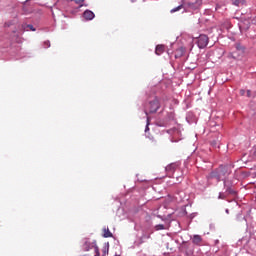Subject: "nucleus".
<instances>
[{"instance_id": "f257e3e1", "label": "nucleus", "mask_w": 256, "mask_h": 256, "mask_svg": "<svg viewBox=\"0 0 256 256\" xmlns=\"http://www.w3.org/2000/svg\"><path fill=\"white\" fill-rule=\"evenodd\" d=\"M227 175V167L221 166L216 171L211 172L207 178L208 179H216L217 182L221 181L223 177Z\"/></svg>"}, {"instance_id": "f03ea898", "label": "nucleus", "mask_w": 256, "mask_h": 256, "mask_svg": "<svg viewBox=\"0 0 256 256\" xmlns=\"http://www.w3.org/2000/svg\"><path fill=\"white\" fill-rule=\"evenodd\" d=\"M159 109H161V102H159V98H154L148 103V109L145 110V113L146 115H149V113H157Z\"/></svg>"}, {"instance_id": "7ed1b4c3", "label": "nucleus", "mask_w": 256, "mask_h": 256, "mask_svg": "<svg viewBox=\"0 0 256 256\" xmlns=\"http://www.w3.org/2000/svg\"><path fill=\"white\" fill-rule=\"evenodd\" d=\"M196 43H197L199 49H205V47H207V45H209V37H207V35H205V34H201L196 39Z\"/></svg>"}, {"instance_id": "20e7f679", "label": "nucleus", "mask_w": 256, "mask_h": 256, "mask_svg": "<svg viewBox=\"0 0 256 256\" xmlns=\"http://www.w3.org/2000/svg\"><path fill=\"white\" fill-rule=\"evenodd\" d=\"M185 5L186 7H188V9H191L192 11H197V9H199L201 5H203V1L196 0L195 2H186Z\"/></svg>"}, {"instance_id": "39448f33", "label": "nucleus", "mask_w": 256, "mask_h": 256, "mask_svg": "<svg viewBox=\"0 0 256 256\" xmlns=\"http://www.w3.org/2000/svg\"><path fill=\"white\" fill-rule=\"evenodd\" d=\"M83 17L86 19V21H92V19H95V13H93L91 10H86L83 13Z\"/></svg>"}, {"instance_id": "423d86ee", "label": "nucleus", "mask_w": 256, "mask_h": 256, "mask_svg": "<svg viewBox=\"0 0 256 256\" xmlns=\"http://www.w3.org/2000/svg\"><path fill=\"white\" fill-rule=\"evenodd\" d=\"M166 172H168L169 174L171 173H175V169H177V163H171L168 166H166Z\"/></svg>"}, {"instance_id": "0eeeda50", "label": "nucleus", "mask_w": 256, "mask_h": 256, "mask_svg": "<svg viewBox=\"0 0 256 256\" xmlns=\"http://www.w3.org/2000/svg\"><path fill=\"white\" fill-rule=\"evenodd\" d=\"M155 53L157 55H163V53H165V45L163 44L157 45L155 49Z\"/></svg>"}, {"instance_id": "6e6552de", "label": "nucleus", "mask_w": 256, "mask_h": 256, "mask_svg": "<svg viewBox=\"0 0 256 256\" xmlns=\"http://www.w3.org/2000/svg\"><path fill=\"white\" fill-rule=\"evenodd\" d=\"M102 236L105 238V239H107V238H109V237H113V233H111V230H109V228H106V227H104L103 229H102Z\"/></svg>"}, {"instance_id": "1a4fd4ad", "label": "nucleus", "mask_w": 256, "mask_h": 256, "mask_svg": "<svg viewBox=\"0 0 256 256\" xmlns=\"http://www.w3.org/2000/svg\"><path fill=\"white\" fill-rule=\"evenodd\" d=\"M250 27H251V22L249 20H245L240 23V29H244L245 31H247V29H249Z\"/></svg>"}, {"instance_id": "9d476101", "label": "nucleus", "mask_w": 256, "mask_h": 256, "mask_svg": "<svg viewBox=\"0 0 256 256\" xmlns=\"http://www.w3.org/2000/svg\"><path fill=\"white\" fill-rule=\"evenodd\" d=\"M183 55H185V48L183 47L178 48L175 52V58L179 59V57H183Z\"/></svg>"}, {"instance_id": "9b49d317", "label": "nucleus", "mask_w": 256, "mask_h": 256, "mask_svg": "<svg viewBox=\"0 0 256 256\" xmlns=\"http://www.w3.org/2000/svg\"><path fill=\"white\" fill-rule=\"evenodd\" d=\"M202 241H203V238H201V236L199 235H194L192 238V243H194V245H201Z\"/></svg>"}, {"instance_id": "f8f14e48", "label": "nucleus", "mask_w": 256, "mask_h": 256, "mask_svg": "<svg viewBox=\"0 0 256 256\" xmlns=\"http://www.w3.org/2000/svg\"><path fill=\"white\" fill-rule=\"evenodd\" d=\"M232 4L236 7H241V5H245V0H234Z\"/></svg>"}, {"instance_id": "ddd939ff", "label": "nucleus", "mask_w": 256, "mask_h": 256, "mask_svg": "<svg viewBox=\"0 0 256 256\" xmlns=\"http://www.w3.org/2000/svg\"><path fill=\"white\" fill-rule=\"evenodd\" d=\"M226 193H228V195H236L235 190H233V188H231V187H228L226 189Z\"/></svg>"}, {"instance_id": "4468645a", "label": "nucleus", "mask_w": 256, "mask_h": 256, "mask_svg": "<svg viewBox=\"0 0 256 256\" xmlns=\"http://www.w3.org/2000/svg\"><path fill=\"white\" fill-rule=\"evenodd\" d=\"M183 9V5L177 6L176 8H173L170 13H177V11H181Z\"/></svg>"}, {"instance_id": "2eb2a0df", "label": "nucleus", "mask_w": 256, "mask_h": 256, "mask_svg": "<svg viewBox=\"0 0 256 256\" xmlns=\"http://www.w3.org/2000/svg\"><path fill=\"white\" fill-rule=\"evenodd\" d=\"M156 231H163L165 229V225L163 224H158L155 226Z\"/></svg>"}, {"instance_id": "dca6fc26", "label": "nucleus", "mask_w": 256, "mask_h": 256, "mask_svg": "<svg viewBox=\"0 0 256 256\" xmlns=\"http://www.w3.org/2000/svg\"><path fill=\"white\" fill-rule=\"evenodd\" d=\"M236 49L237 51H240V53H243L245 51V48H243V46L241 45H236Z\"/></svg>"}, {"instance_id": "f3484780", "label": "nucleus", "mask_w": 256, "mask_h": 256, "mask_svg": "<svg viewBox=\"0 0 256 256\" xmlns=\"http://www.w3.org/2000/svg\"><path fill=\"white\" fill-rule=\"evenodd\" d=\"M84 2H85V0H75V3L77 5H83Z\"/></svg>"}, {"instance_id": "a211bd4d", "label": "nucleus", "mask_w": 256, "mask_h": 256, "mask_svg": "<svg viewBox=\"0 0 256 256\" xmlns=\"http://www.w3.org/2000/svg\"><path fill=\"white\" fill-rule=\"evenodd\" d=\"M44 45H45L46 47H51V42L46 41V42H44Z\"/></svg>"}, {"instance_id": "6ab92c4d", "label": "nucleus", "mask_w": 256, "mask_h": 256, "mask_svg": "<svg viewBox=\"0 0 256 256\" xmlns=\"http://www.w3.org/2000/svg\"><path fill=\"white\" fill-rule=\"evenodd\" d=\"M27 27L28 29H30V31H35V28L33 27V25H28Z\"/></svg>"}, {"instance_id": "aec40b11", "label": "nucleus", "mask_w": 256, "mask_h": 256, "mask_svg": "<svg viewBox=\"0 0 256 256\" xmlns=\"http://www.w3.org/2000/svg\"><path fill=\"white\" fill-rule=\"evenodd\" d=\"M247 97H251V90L247 91Z\"/></svg>"}, {"instance_id": "412c9836", "label": "nucleus", "mask_w": 256, "mask_h": 256, "mask_svg": "<svg viewBox=\"0 0 256 256\" xmlns=\"http://www.w3.org/2000/svg\"><path fill=\"white\" fill-rule=\"evenodd\" d=\"M241 95H245V90H240Z\"/></svg>"}, {"instance_id": "4be33fe9", "label": "nucleus", "mask_w": 256, "mask_h": 256, "mask_svg": "<svg viewBox=\"0 0 256 256\" xmlns=\"http://www.w3.org/2000/svg\"><path fill=\"white\" fill-rule=\"evenodd\" d=\"M102 256H107V251L106 250H104V253H103Z\"/></svg>"}, {"instance_id": "5701e85b", "label": "nucleus", "mask_w": 256, "mask_h": 256, "mask_svg": "<svg viewBox=\"0 0 256 256\" xmlns=\"http://www.w3.org/2000/svg\"><path fill=\"white\" fill-rule=\"evenodd\" d=\"M145 131H149V126H148V125L146 126V129H145Z\"/></svg>"}, {"instance_id": "b1692460", "label": "nucleus", "mask_w": 256, "mask_h": 256, "mask_svg": "<svg viewBox=\"0 0 256 256\" xmlns=\"http://www.w3.org/2000/svg\"><path fill=\"white\" fill-rule=\"evenodd\" d=\"M5 27H9V24L5 23Z\"/></svg>"}, {"instance_id": "393cba45", "label": "nucleus", "mask_w": 256, "mask_h": 256, "mask_svg": "<svg viewBox=\"0 0 256 256\" xmlns=\"http://www.w3.org/2000/svg\"><path fill=\"white\" fill-rule=\"evenodd\" d=\"M135 0H132V3H134Z\"/></svg>"}]
</instances>
